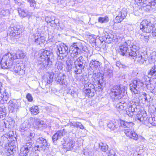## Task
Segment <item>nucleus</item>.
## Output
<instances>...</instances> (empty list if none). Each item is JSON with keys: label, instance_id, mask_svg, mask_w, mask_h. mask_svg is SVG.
Masks as SVG:
<instances>
[{"label": "nucleus", "instance_id": "774afa93", "mask_svg": "<svg viewBox=\"0 0 156 156\" xmlns=\"http://www.w3.org/2000/svg\"><path fill=\"white\" fill-rule=\"evenodd\" d=\"M10 150L11 151H13V147H10Z\"/></svg>", "mask_w": 156, "mask_h": 156}, {"label": "nucleus", "instance_id": "f257e3e1", "mask_svg": "<svg viewBox=\"0 0 156 156\" xmlns=\"http://www.w3.org/2000/svg\"><path fill=\"white\" fill-rule=\"evenodd\" d=\"M53 57V54L50 51L41 50L39 52L38 67L46 69L49 67L52 64L51 60Z\"/></svg>", "mask_w": 156, "mask_h": 156}, {"label": "nucleus", "instance_id": "ddd939ff", "mask_svg": "<svg viewBox=\"0 0 156 156\" xmlns=\"http://www.w3.org/2000/svg\"><path fill=\"white\" fill-rule=\"evenodd\" d=\"M132 57L133 59L135 58V60L141 64H143L147 59L144 54L141 52L137 51L136 55H135V57Z\"/></svg>", "mask_w": 156, "mask_h": 156}, {"label": "nucleus", "instance_id": "603ef678", "mask_svg": "<svg viewBox=\"0 0 156 156\" xmlns=\"http://www.w3.org/2000/svg\"><path fill=\"white\" fill-rule=\"evenodd\" d=\"M147 118H137V119L140 122H142L143 123H145V122L144 121V119H146V121H147Z\"/></svg>", "mask_w": 156, "mask_h": 156}, {"label": "nucleus", "instance_id": "5701e85b", "mask_svg": "<svg viewBox=\"0 0 156 156\" xmlns=\"http://www.w3.org/2000/svg\"><path fill=\"white\" fill-rule=\"evenodd\" d=\"M20 34V31H17L16 33V32H13L10 33L9 36L11 40L13 42H15L19 39Z\"/></svg>", "mask_w": 156, "mask_h": 156}, {"label": "nucleus", "instance_id": "72a5a7b5", "mask_svg": "<svg viewBox=\"0 0 156 156\" xmlns=\"http://www.w3.org/2000/svg\"><path fill=\"white\" fill-rule=\"evenodd\" d=\"M18 11L20 16L22 18H24L28 15V13L25 12L24 9L18 8Z\"/></svg>", "mask_w": 156, "mask_h": 156}, {"label": "nucleus", "instance_id": "8fccbe9b", "mask_svg": "<svg viewBox=\"0 0 156 156\" xmlns=\"http://www.w3.org/2000/svg\"><path fill=\"white\" fill-rule=\"evenodd\" d=\"M13 29L14 30L13 32H17V31H20V27L19 25H16L15 26L13 27Z\"/></svg>", "mask_w": 156, "mask_h": 156}, {"label": "nucleus", "instance_id": "f8f14e48", "mask_svg": "<svg viewBox=\"0 0 156 156\" xmlns=\"http://www.w3.org/2000/svg\"><path fill=\"white\" fill-rule=\"evenodd\" d=\"M130 48V51L129 53V54L131 57H135V55H136L137 52V50H138L139 48V45L138 44L134 42H131V45L129 46Z\"/></svg>", "mask_w": 156, "mask_h": 156}, {"label": "nucleus", "instance_id": "6e6552de", "mask_svg": "<svg viewBox=\"0 0 156 156\" xmlns=\"http://www.w3.org/2000/svg\"><path fill=\"white\" fill-rule=\"evenodd\" d=\"M57 48L59 53V55L57 53L58 57L59 56L60 59H62L64 57H66L69 52L68 47L66 45L60 44L57 46Z\"/></svg>", "mask_w": 156, "mask_h": 156}, {"label": "nucleus", "instance_id": "2f4dec72", "mask_svg": "<svg viewBox=\"0 0 156 156\" xmlns=\"http://www.w3.org/2000/svg\"><path fill=\"white\" fill-rule=\"evenodd\" d=\"M9 102H11V104L9 106V111L11 112H13L16 107L17 106L15 105V103L16 101H10Z\"/></svg>", "mask_w": 156, "mask_h": 156}, {"label": "nucleus", "instance_id": "69168bd1", "mask_svg": "<svg viewBox=\"0 0 156 156\" xmlns=\"http://www.w3.org/2000/svg\"><path fill=\"white\" fill-rule=\"evenodd\" d=\"M147 119H147V121H146V119H144V121L145 122V123L147 122H149V120H148V119H149V118H147Z\"/></svg>", "mask_w": 156, "mask_h": 156}, {"label": "nucleus", "instance_id": "680f3d73", "mask_svg": "<svg viewBox=\"0 0 156 156\" xmlns=\"http://www.w3.org/2000/svg\"><path fill=\"white\" fill-rule=\"evenodd\" d=\"M66 63L67 66H68V65H72L73 62L71 61L70 60H67L66 61Z\"/></svg>", "mask_w": 156, "mask_h": 156}, {"label": "nucleus", "instance_id": "a19ab883", "mask_svg": "<svg viewBox=\"0 0 156 156\" xmlns=\"http://www.w3.org/2000/svg\"><path fill=\"white\" fill-rule=\"evenodd\" d=\"M32 144L33 142L32 140H30V141H27L26 143V144L24 146H26L27 148H28L30 150L31 148Z\"/></svg>", "mask_w": 156, "mask_h": 156}, {"label": "nucleus", "instance_id": "f3484780", "mask_svg": "<svg viewBox=\"0 0 156 156\" xmlns=\"http://www.w3.org/2000/svg\"><path fill=\"white\" fill-rule=\"evenodd\" d=\"M37 145L44 150L47 147V143L46 140L42 137H39L36 141Z\"/></svg>", "mask_w": 156, "mask_h": 156}, {"label": "nucleus", "instance_id": "de8ad7c7", "mask_svg": "<svg viewBox=\"0 0 156 156\" xmlns=\"http://www.w3.org/2000/svg\"><path fill=\"white\" fill-rule=\"evenodd\" d=\"M26 98L28 101L30 102H31L33 100V97L31 95L30 93H28L27 95Z\"/></svg>", "mask_w": 156, "mask_h": 156}, {"label": "nucleus", "instance_id": "cd10ccee", "mask_svg": "<svg viewBox=\"0 0 156 156\" xmlns=\"http://www.w3.org/2000/svg\"><path fill=\"white\" fill-rule=\"evenodd\" d=\"M74 73L76 74H80L84 68L74 63Z\"/></svg>", "mask_w": 156, "mask_h": 156}, {"label": "nucleus", "instance_id": "a18cd8bd", "mask_svg": "<svg viewBox=\"0 0 156 156\" xmlns=\"http://www.w3.org/2000/svg\"><path fill=\"white\" fill-rule=\"evenodd\" d=\"M107 126L111 130H114L115 126L112 122H109L107 124Z\"/></svg>", "mask_w": 156, "mask_h": 156}, {"label": "nucleus", "instance_id": "7c9ffc66", "mask_svg": "<svg viewBox=\"0 0 156 156\" xmlns=\"http://www.w3.org/2000/svg\"><path fill=\"white\" fill-rule=\"evenodd\" d=\"M148 75L152 76L154 78H156V65L152 67L148 73Z\"/></svg>", "mask_w": 156, "mask_h": 156}, {"label": "nucleus", "instance_id": "dca6fc26", "mask_svg": "<svg viewBox=\"0 0 156 156\" xmlns=\"http://www.w3.org/2000/svg\"><path fill=\"white\" fill-rule=\"evenodd\" d=\"M79 49L76 43H74L70 46L69 52L70 53L71 57L75 58L78 55V50Z\"/></svg>", "mask_w": 156, "mask_h": 156}, {"label": "nucleus", "instance_id": "79ce46f5", "mask_svg": "<svg viewBox=\"0 0 156 156\" xmlns=\"http://www.w3.org/2000/svg\"><path fill=\"white\" fill-rule=\"evenodd\" d=\"M140 39H141V41L147 43L148 42L149 40V36H145L144 35H141Z\"/></svg>", "mask_w": 156, "mask_h": 156}, {"label": "nucleus", "instance_id": "37998d69", "mask_svg": "<svg viewBox=\"0 0 156 156\" xmlns=\"http://www.w3.org/2000/svg\"><path fill=\"white\" fill-rule=\"evenodd\" d=\"M9 13V11L8 9L2 10L0 12V14L3 16H6Z\"/></svg>", "mask_w": 156, "mask_h": 156}, {"label": "nucleus", "instance_id": "f704fd0d", "mask_svg": "<svg viewBox=\"0 0 156 156\" xmlns=\"http://www.w3.org/2000/svg\"><path fill=\"white\" fill-rule=\"evenodd\" d=\"M30 111L33 115H36L39 112V110L37 106L32 107L30 108Z\"/></svg>", "mask_w": 156, "mask_h": 156}, {"label": "nucleus", "instance_id": "58836bf2", "mask_svg": "<svg viewBox=\"0 0 156 156\" xmlns=\"http://www.w3.org/2000/svg\"><path fill=\"white\" fill-rule=\"evenodd\" d=\"M149 122L153 126H156V118H149Z\"/></svg>", "mask_w": 156, "mask_h": 156}, {"label": "nucleus", "instance_id": "4c0bfd02", "mask_svg": "<svg viewBox=\"0 0 156 156\" xmlns=\"http://www.w3.org/2000/svg\"><path fill=\"white\" fill-rule=\"evenodd\" d=\"M9 95L7 93H4L3 97L1 96L2 100H3L4 102H6L8 100Z\"/></svg>", "mask_w": 156, "mask_h": 156}, {"label": "nucleus", "instance_id": "393cba45", "mask_svg": "<svg viewBox=\"0 0 156 156\" xmlns=\"http://www.w3.org/2000/svg\"><path fill=\"white\" fill-rule=\"evenodd\" d=\"M119 122H120V126L124 127L130 128L134 125V123L132 122L125 121L123 120H120Z\"/></svg>", "mask_w": 156, "mask_h": 156}, {"label": "nucleus", "instance_id": "6ab92c4d", "mask_svg": "<svg viewBox=\"0 0 156 156\" xmlns=\"http://www.w3.org/2000/svg\"><path fill=\"white\" fill-rule=\"evenodd\" d=\"M144 2L146 5V8L148 11L156 9V3L155 2L151 1V0H146Z\"/></svg>", "mask_w": 156, "mask_h": 156}, {"label": "nucleus", "instance_id": "412c9836", "mask_svg": "<svg viewBox=\"0 0 156 156\" xmlns=\"http://www.w3.org/2000/svg\"><path fill=\"white\" fill-rule=\"evenodd\" d=\"M124 133L126 136L130 138L136 140L138 138V136L133 130L130 129H127L125 130Z\"/></svg>", "mask_w": 156, "mask_h": 156}, {"label": "nucleus", "instance_id": "a878e982", "mask_svg": "<svg viewBox=\"0 0 156 156\" xmlns=\"http://www.w3.org/2000/svg\"><path fill=\"white\" fill-rule=\"evenodd\" d=\"M20 153L19 154L20 156H28V153L30 150L27 148L26 146H23L20 149Z\"/></svg>", "mask_w": 156, "mask_h": 156}, {"label": "nucleus", "instance_id": "c85d7f7f", "mask_svg": "<svg viewBox=\"0 0 156 156\" xmlns=\"http://www.w3.org/2000/svg\"><path fill=\"white\" fill-rule=\"evenodd\" d=\"M68 125L70 126H73L74 127L79 128L81 129H83L84 127L82 124L80 122L73 121L68 124Z\"/></svg>", "mask_w": 156, "mask_h": 156}, {"label": "nucleus", "instance_id": "4468645a", "mask_svg": "<svg viewBox=\"0 0 156 156\" xmlns=\"http://www.w3.org/2000/svg\"><path fill=\"white\" fill-rule=\"evenodd\" d=\"M131 41H127L119 47V53L120 54L124 55L128 50V47L131 45Z\"/></svg>", "mask_w": 156, "mask_h": 156}, {"label": "nucleus", "instance_id": "b1692460", "mask_svg": "<svg viewBox=\"0 0 156 156\" xmlns=\"http://www.w3.org/2000/svg\"><path fill=\"white\" fill-rule=\"evenodd\" d=\"M74 63L85 68L86 62L85 60L84 59L83 57L80 56L76 59L74 61Z\"/></svg>", "mask_w": 156, "mask_h": 156}, {"label": "nucleus", "instance_id": "bb28decb", "mask_svg": "<svg viewBox=\"0 0 156 156\" xmlns=\"http://www.w3.org/2000/svg\"><path fill=\"white\" fill-rule=\"evenodd\" d=\"M100 66V62L95 60H92L90 63V68L92 70H95L98 66Z\"/></svg>", "mask_w": 156, "mask_h": 156}, {"label": "nucleus", "instance_id": "c03bdc74", "mask_svg": "<svg viewBox=\"0 0 156 156\" xmlns=\"http://www.w3.org/2000/svg\"><path fill=\"white\" fill-rule=\"evenodd\" d=\"M28 2L30 3V6L34 8L36 7V3L34 0H27Z\"/></svg>", "mask_w": 156, "mask_h": 156}, {"label": "nucleus", "instance_id": "20e7f679", "mask_svg": "<svg viewBox=\"0 0 156 156\" xmlns=\"http://www.w3.org/2000/svg\"><path fill=\"white\" fill-rule=\"evenodd\" d=\"M126 89V87L122 85L115 86L111 89L110 96L114 100L120 99L124 95Z\"/></svg>", "mask_w": 156, "mask_h": 156}, {"label": "nucleus", "instance_id": "338daca9", "mask_svg": "<svg viewBox=\"0 0 156 156\" xmlns=\"http://www.w3.org/2000/svg\"><path fill=\"white\" fill-rule=\"evenodd\" d=\"M2 87V83H1L0 82V94L1 93V87Z\"/></svg>", "mask_w": 156, "mask_h": 156}, {"label": "nucleus", "instance_id": "4be33fe9", "mask_svg": "<svg viewBox=\"0 0 156 156\" xmlns=\"http://www.w3.org/2000/svg\"><path fill=\"white\" fill-rule=\"evenodd\" d=\"M90 89L84 90V92L87 96L91 98L94 96L95 90L94 89V86L93 84H90Z\"/></svg>", "mask_w": 156, "mask_h": 156}, {"label": "nucleus", "instance_id": "423d86ee", "mask_svg": "<svg viewBox=\"0 0 156 156\" xmlns=\"http://www.w3.org/2000/svg\"><path fill=\"white\" fill-rule=\"evenodd\" d=\"M155 24L151 23L146 20H143L140 23V30L144 32L149 33L155 30Z\"/></svg>", "mask_w": 156, "mask_h": 156}, {"label": "nucleus", "instance_id": "0e129e2a", "mask_svg": "<svg viewBox=\"0 0 156 156\" xmlns=\"http://www.w3.org/2000/svg\"><path fill=\"white\" fill-rule=\"evenodd\" d=\"M35 93L38 94L40 93V91L39 90H38L37 89L35 90Z\"/></svg>", "mask_w": 156, "mask_h": 156}, {"label": "nucleus", "instance_id": "473e14b6", "mask_svg": "<svg viewBox=\"0 0 156 156\" xmlns=\"http://www.w3.org/2000/svg\"><path fill=\"white\" fill-rule=\"evenodd\" d=\"M64 64L62 61H58L55 64V67L58 70H62L63 69L64 66Z\"/></svg>", "mask_w": 156, "mask_h": 156}, {"label": "nucleus", "instance_id": "2eb2a0df", "mask_svg": "<svg viewBox=\"0 0 156 156\" xmlns=\"http://www.w3.org/2000/svg\"><path fill=\"white\" fill-rule=\"evenodd\" d=\"M9 69L11 70L14 71L18 75L22 74L24 73V70L21 68V66L19 63L13 64L12 66H9Z\"/></svg>", "mask_w": 156, "mask_h": 156}, {"label": "nucleus", "instance_id": "49530a36", "mask_svg": "<svg viewBox=\"0 0 156 156\" xmlns=\"http://www.w3.org/2000/svg\"><path fill=\"white\" fill-rule=\"evenodd\" d=\"M55 19L54 17L47 16L46 17L45 21L47 23H50L51 21H54Z\"/></svg>", "mask_w": 156, "mask_h": 156}, {"label": "nucleus", "instance_id": "e2e57ef3", "mask_svg": "<svg viewBox=\"0 0 156 156\" xmlns=\"http://www.w3.org/2000/svg\"><path fill=\"white\" fill-rule=\"evenodd\" d=\"M143 95L144 97V98L145 99V101H147V97H146L147 94L144 93L143 94Z\"/></svg>", "mask_w": 156, "mask_h": 156}, {"label": "nucleus", "instance_id": "6e6d98bb", "mask_svg": "<svg viewBox=\"0 0 156 156\" xmlns=\"http://www.w3.org/2000/svg\"><path fill=\"white\" fill-rule=\"evenodd\" d=\"M6 112V109L4 106L0 107V112H1V113H2V112L5 113Z\"/></svg>", "mask_w": 156, "mask_h": 156}, {"label": "nucleus", "instance_id": "052dcab7", "mask_svg": "<svg viewBox=\"0 0 156 156\" xmlns=\"http://www.w3.org/2000/svg\"><path fill=\"white\" fill-rule=\"evenodd\" d=\"M35 135V134L34 133H30V138L31 140L33 138L34 136Z\"/></svg>", "mask_w": 156, "mask_h": 156}, {"label": "nucleus", "instance_id": "0eeeda50", "mask_svg": "<svg viewBox=\"0 0 156 156\" xmlns=\"http://www.w3.org/2000/svg\"><path fill=\"white\" fill-rule=\"evenodd\" d=\"M144 85L143 82L138 79L136 78L133 80L132 83L129 84L130 90L134 94L138 93L139 89L141 88Z\"/></svg>", "mask_w": 156, "mask_h": 156}, {"label": "nucleus", "instance_id": "c9c22d12", "mask_svg": "<svg viewBox=\"0 0 156 156\" xmlns=\"http://www.w3.org/2000/svg\"><path fill=\"white\" fill-rule=\"evenodd\" d=\"M109 20L108 17L107 16H105L104 17H100L98 19V22L103 23L108 22Z\"/></svg>", "mask_w": 156, "mask_h": 156}, {"label": "nucleus", "instance_id": "13d9d810", "mask_svg": "<svg viewBox=\"0 0 156 156\" xmlns=\"http://www.w3.org/2000/svg\"><path fill=\"white\" fill-rule=\"evenodd\" d=\"M108 156H114L112 150L108 151L107 153Z\"/></svg>", "mask_w": 156, "mask_h": 156}, {"label": "nucleus", "instance_id": "aec40b11", "mask_svg": "<svg viewBox=\"0 0 156 156\" xmlns=\"http://www.w3.org/2000/svg\"><path fill=\"white\" fill-rule=\"evenodd\" d=\"M34 39L35 43L38 44L44 43L45 40L43 36H41L39 34H35L34 35Z\"/></svg>", "mask_w": 156, "mask_h": 156}, {"label": "nucleus", "instance_id": "ea45409f", "mask_svg": "<svg viewBox=\"0 0 156 156\" xmlns=\"http://www.w3.org/2000/svg\"><path fill=\"white\" fill-rule=\"evenodd\" d=\"M112 73V70L110 69L109 68H105L104 69V73L105 75H108L111 76Z\"/></svg>", "mask_w": 156, "mask_h": 156}, {"label": "nucleus", "instance_id": "1a4fd4ad", "mask_svg": "<svg viewBox=\"0 0 156 156\" xmlns=\"http://www.w3.org/2000/svg\"><path fill=\"white\" fill-rule=\"evenodd\" d=\"M33 120L34 121L33 125L35 128L43 129L47 127V125L42 120L37 118H34Z\"/></svg>", "mask_w": 156, "mask_h": 156}, {"label": "nucleus", "instance_id": "09e8293b", "mask_svg": "<svg viewBox=\"0 0 156 156\" xmlns=\"http://www.w3.org/2000/svg\"><path fill=\"white\" fill-rule=\"evenodd\" d=\"M127 26L126 24L122 25L121 24L119 25V29L121 31H123L125 29V27Z\"/></svg>", "mask_w": 156, "mask_h": 156}, {"label": "nucleus", "instance_id": "4d7b16f0", "mask_svg": "<svg viewBox=\"0 0 156 156\" xmlns=\"http://www.w3.org/2000/svg\"><path fill=\"white\" fill-rule=\"evenodd\" d=\"M72 65H69L68 66H66V69L67 72H70L72 69Z\"/></svg>", "mask_w": 156, "mask_h": 156}, {"label": "nucleus", "instance_id": "9b49d317", "mask_svg": "<svg viewBox=\"0 0 156 156\" xmlns=\"http://www.w3.org/2000/svg\"><path fill=\"white\" fill-rule=\"evenodd\" d=\"M126 10V9L124 8L119 12L115 19L114 22L115 23H120L125 18L127 15Z\"/></svg>", "mask_w": 156, "mask_h": 156}, {"label": "nucleus", "instance_id": "7ed1b4c3", "mask_svg": "<svg viewBox=\"0 0 156 156\" xmlns=\"http://www.w3.org/2000/svg\"><path fill=\"white\" fill-rule=\"evenodd\" d=\"M139 105V102L131 101L128 103L120 102L116 105V108L119 110H125L127 114L130 116L132 115L135 111V108Z\"/></svg>", "mask_w": 156, "mask_h": 156}, {"label": "nucleus", "instance_id": "a211bd4d", "mask_svg": "<svg viewBox=\"0 0 156 156\" xmlns=\"http://www.w3.org/2000/svg\"><path fill=\"white\" fill-rule=\"evenodd\" d=\"M66 133V131L65 129L57 131L52 137L53 142L57 141L58 140L60 139L62 137L65 135Z\"/></svg>", "mask_w": 156, "mask_h": 156}, {"label": "nucleus", "instance_id": "39448f33", "mask_svg": "<svg viewBox=\"0 0 156 156\" xmlns=\"http://www.w3.org/2000/svg\"><path fill=\"white\" fill-rule=\"evenodd\" d=\"M66 78V76L64 74H62L57 71H55L51 73L47 83L50 84L53 80H55L58 84L60 85L65 84Z\"/></svg>", "mask_w": 156, "mask_h": 156}, {"label": "nucleus", "instance_id": "864d4df0", "mask_svg": "<svg viewBox=\"0 0 156 156\" xmlns=\"http://www.w3.org/2000/svg\"><path fill=\"white\" fill-rule=\"evenodd\" d=\"M34 149L35 151H41L43 149L40 147H38V146H37V144L36 143L35 145V147H34Z\"/></svg>", "mask_w": 156, "mask_h": 156}, {"label": "nucleus", "instance_id": "bf43d9fd", "mask_svg": "<svg viewBox=\"0 0 156 156\" xmlns=\"http://www.w3.org/2000/svg\"><path fill=\"white\" fill-rule=\"evenodd\" d=\"M14 2L16 4L18 5H20L21 3L20 2V0H14Z\"/></svg>", "mask_w": 156, "mask_h": 156}, {"label": "nucleus", "instance_id": "5fc2aeb1", "mask_svg": "<svg viewBox=\"0 0 156 156\" xmlns=\"http://www.w3.org/2000/svg\"><path fill=\"white\" fill-rule=\"evenodd\" d=\"M151 58V59L152 60H153L154 61H156V53H153Z\"/></svg>", "mask_w": 156, "mask_h": 156}, {"label": "nucleus", "instance_id": "9d476101", "mask_svg": "<svg viewBox=\"0 0 156 156\" xmlns=\"http://www.w3.org/2000/svg\"><path fill=\"white\" fill-rule=\"evenodd\" d=\"M75 142L73 140L67 138L64 139L63 146L66 150L69 151L75 146Z\"/></svg>", "mask_w": 156, "mask_h": 156}, {"label": "nucleus", "instance_id": "e433bc0d", "mask_svg": "<svg viewBox=\"0 0 156 156\" xmlns=\"http://www.w3.org/2000/svg\"><path fill=\"white\" fill-rule=\"evenodd\" d=\"M99 148L104 152H106L108 150V146L105 144L101 143L99 144Z\"/></svg>", "mask_w": 156, "mask_h": 156}, {"label": "nucleus", "instance_id": "3c124183", "mask_svg": "<svg viewBox=\"0 0 156 156\" xmlns=\"http://www.w3.org/2000/svg\"><path fill=\"white\" fill-rule=\"evenodd\" d=\"M83 83H85L84 85V90H86V89H90V84H92L91 83H86L85 82H83Z\"/></svg>", "mask_w": 156, "mask_h": 156}, {"label": "nucleus", "instance_id": "f03ea898", "mask_svg": "<svg viewBox=\"0 0 156 156\" xmlns=\"http://www.w3.org/2000/svg\"><path fill=\"white\" fill-rule=\"evenodd\" d=\"M25 55L22 51H19L14 55L10 53H8L4 55L1 62V67L3 69H9V66H12L14 59L20 58H23Z\"/></svg>", "mask_w": 156, "mask_h": 156}, {"label": "nucleus", "instance_id": "c756f323", "mask_svg": "<svg viewBox=\"0 0 156 156\" xmlns=\"http://www.w3.org/2000/svg\"><path fill=\"white\" fill-rule=\"evenodd\" d=\"M30 124L27 122L23 123L20 127V130L23 131L27 130L30 127Z\"/></svg>", "mask_w": 156, "mask_h": 156}]
</instances>
